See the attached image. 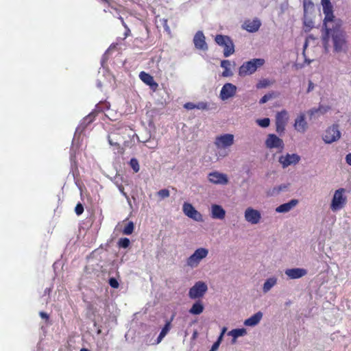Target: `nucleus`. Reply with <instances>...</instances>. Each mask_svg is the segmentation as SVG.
Masks as SVG:
<instances>
[{"mask_svg":"<svg viewBox=\"0 0 351 351\" xmlns=\"http://www.w3.org/2000/svg\"><path fill=\"white\" fill-rule=\"evenodd\" d=\"M108 139L111 145L117 147L118 154H123L124 153V148L121 147V145L125 143L121 133H110Z\"/></svg>","mask_w":351,"mask_h":351,"instance_id":"obj_10","label":"nucleus"},{"mask_svg":"<svg viewBox=\"0 0 351 351\" xmlns=\"http://www.w3.org/2000/svg\"><path fill=\"white\" fill-rule=\"evenodd\" d=\"M256 121L259 126L263 128H267L270 124V119L269 118L257 119Z\"/></svg>","mask_w":351,"mask_h":351,"instance_id":"obj_36","label":"nucleus"},{"mask_svg":"<svg viewBox=\"0 0 351 351\" xmlns=\"http://www.w3.org/2000/svg\"><path fill=\"white\" fill-rule=\"evenodd\" d=\"M141 136L135 133L137 140L139 142L146 144V146L149 148H154L157 145V142L154 140L151 141L152 133H140Z\"/></svg>","mask_w":351,"mask_h":351,"instance_id":"obj_20","label":"nucleus"},{"mask_svg":"<svg viewBox=\"0 0 351 351\" xmlns=\"http://www.w3.org/2000/svg\"><path fill=\"white\" fill-rule=\"evenodd\" d=\"M119 19H120L122 25H123V27L127 29V30L128 32H130V29H128V26L126 25V24L125 23L124 21H123V19L121 17V16H119Z\"/></svg>","mask_w":351,"mask_h":351,"instance_id":"obj_51","label":"nucleus"},{"mask_svg":"<svg viewBox=\"0 0 351 351\" xmlns=\"http://www.w3.org/2000/svg\"><path fill=\"white\" fill-rule=\"evenodd\" d=\"M307 274L305 269L302 268H293L288 269L285 271V274L291 279H297L302 278Z\"/></svg>","mask_w":351,"mask_h":351,"instance_id":"obj_23","label":"nucleus"},{"mask_svg":"<svg viewBox=\"0 0 351 351\" xmlns=\"http://www.w3.org/2000/svg\"><path fill=\"white\" fill-rule=\"evenodd\" d=\"M304 25L306 27L304 29L305 32H308L310 29H311L314 26V23L312 20L309 19H305L304 21Z\"/></svg>","mask_w":351,"mask_h":351,"instance_id":"obj_39","label":"nucleus"},{"mask_svg":"<svg viewBox=\"0 0 351 351\" xmlns=\"http://www.w3.org/2000/svg\"><path fill=\"white\" fill-rule=\"evenodd\" d=\"M182 209L184 215L196 221H203L202 215L199 211H197L190 203L184 202Z\"/></svg>","mask_w":351,"mask_h":351,"instance_id":"obj_9","label":"nucleus"},{"mask_svg":"<svg viewBox=\"0 0 351 351\" xmlns=\"http://www.w3.org/2000/svg\"><path fill=\"white\" fill-rule=\"evenodd\" d=\"M39 315H40V316L42 318H44V319H49V315L45 312L41 311V312L39 313Z\"/></svg>","mask_w":351,"mask_h":351,"instance_id":"obj_50","label":"nucleus"},{"mask_svg":"<svg viewBox=\"0 0 351 351\" xmlns=\"http://www.w3.org/2000/svg\"><path fill=\"white\" fill-rule=\"evenodd\" d=\"M176 316V313H173L171 317V318L169 319V320H167V322H169L170 323V325L171 324V322L173 320L174 317Z\"/></svg>","mask_w":351,"mask_h":351,"instance_id":"obj_54","label":"nucleus"},{"mask_svg":"<svg viewBox=\"0 0 351 351\" xmlns=\"http://www.w3.org/2000/svg\"><path fill=\"white\" fill-rule=\"evenodd\" d=\"M323 13L325 15L324 23L337 19L333 14L332 5L330 0H321Z\"/></svg>","mask_w":351,"mask_h":351,"instance_id":"obj_15","label":"nucleus"},{"mask_svg":"<svg viewBox=\"0 0 351 351\" xmlns=\"http://www.w3.org/2000/svg\"><path fill=\"white\" fill-rule=\"evenodd\" d=\"M204 309V306L201 300L196 301L191 308L189 309V313L192 315H199Z\"/></svg>","mask_w":351,"mask_h":351,"instance_id":"obj_28","label":"nucleus"},{"mask_svg":"<svg viewBox=\"0 0 351 351\" xmlns=\"http://www.w3.org/2000/svg\"><path fill=\"white\" fill-rule=\"evenodd\" d=\"M208 178L211 183L216 184H226L228 182L227 176L217 171L210 173Z\"/></svg>","mask_w":351,"mask_h":351,"instance_id":"obj_17","label":"nucleus"},{"mask_svg":"<svg viewBox=\"0 0 351 351\" xmlns=\"http://www.w3.org/2000/svg\"><path fill=\"white\" fill-rule=\"evenodd\" d=\"M164 337L165 336L160 333L157 338L156 343H159Z\"/></svg>","mask_w":351,"mask_h":351,"instance_id":"obj_53","label":"nucleus"},{"mask_svg":"<svg viewBox=\"0 0 351 351\" xmlns=\"http://www.w3.org/2000/svg\"><path fill=\"white\" fill-rule=\"evenodd\" d=\"M193 42L195 47L198 50L206 51L208 49V44L206 42V37L202 31H197L194 35Z\"/></svg>","mask_w":351,"mask_h":351,"instance_id":"obj_12","label":"nucleus"},{"mask_svg":"<svg viewBox=\"0 0 351 351\" xmlns=\"http://www.w3.org/2000/svg\"><path fill=\"white\" fill-rule=\"evenodd\" d=\"M106 54L105 53V54L104 55L103 58H102V60H101V64H102V65L104 64V58H105V57H106Z\"/></svg>","mask_w":351,"mask_h":351,"instance_id":"obj_56","label":"nucleus"},{"mask_svg":"<svg viewBox=\"0 0 351 351\" xmlns=\"http://www.w3.org/2000/svg\"><path fill=\"white\" fill-rule=\"evenodd\" d=\"M272 97L271 94H266L264 96L262 97V98L260 99L259 103L261 104H265Z\"/></svg>","mask_w":351,"mask_h":351,"instance_id":"obj_46","label":"nucleus"},{"mask_svg":"<svg viewBox=\"0 0 351 351\" xmlns=\"http://www.w3.org/2000/svg\"><path fill=\"white\" fill-rule=\"evenodd\" d=\"M80 351H90V350H89L88 349H87V348H82V349L80 350Z\"/></svg>","mask_w":351,"mask_h":351,"instance_id":"obj_57","label":"nucleus"},{"mask_svg":"<svg viewBox=\"0 0 351 351\" xmlns=\"http://www.w3.org/2000/svg\"><path fill=\"white\" fill-rule=\"evenodd\" d=\"M332 132H339L338 130V126L337 125H333L332 126Z\"/></svg>","mask_w":351,"mask_h":351,"instance_id":"obj_55","label":"nucleus"},{"mask_svg":"<svg viewBox=\"0 0 351 351\" xmlns=\"http://www.w3.org/2000/svg\"><path fill=\"white\" fill-rule=\"evenodd\" d=\"M263 317V313L261 311L257 312L248 319H245L244 324L247 326H254L259 323Z\"/></svg>","mask_w":351,"mask_h":351,"instance_id":"obj_27","label":"nucleus"},{"mask_svg":"<svg viewBox=\"0 0 351 351\" xmlns=\"http://www.w3.org/2000/svg\"><path fill=\"white\" fill-rule=\"evenodd\" d=\"M269 84V81L267 79H263L262 80H260L258 82V83H257L256 88L258 89L263 88L267 87Z\"/></svg>","mask_w":351,"mask_h":351,"instance_id":"obj_40","label":"nucleus"},{"mask_svg":"<svg viewBox=\"0 0 351 351\" xmlns=\"http://www.w3.org/2000/svg\"><path fill=\"white\" fill-rule=\"evenodd\" d=\"M247 333L246 330L245 328H237L233 329L229 332V335H231L232 339V343H235L236 339L239 337H241L245 335Z\"/></svg>","mask_w":351,"mask_h":351,"instance_id":"obj_31","label":"nucleus"},{"mask_svg":"<svg viewBox=\"0 0 351 351\" xmlns=\"http://www.w3.org/2000/svg\"><path fill=\"white\" fill-rule=\"evenodd\" d=\"M184 108L189 110L195 109V104L193 102H187L184 105Z\"/></svg>","mask_w":351,"mask_h":351,"instance_id":"obj_47","label":"nucleus"},{"mask_svg":"<svg viewBox=\"0 0 351 351\" xmlns=\"http://www.w3.org/2000/svg\"><path fill=\"white\" fill-rule=\"evenodd\" d=\"M159 21L160 22L161 25L163 26L165 31L168 34H171V29L167 23V19H160Z\"/></svg>","mask_w":351,"mask_h":351,"instance_id":"obj_38","label":"nucleus"},{"mask_svg":"<svg viewBox=\"0 0 351 351\" xmlns=\"http://www.w3.org/2000/svg\"><path fill=\"white\" fill-rule=\"evenodd\" d=\"M346 190L341 188L335 191L331 204L330 208L332 211H337L344 207L347 202V198L344 195Z\"/></svg>","mask_w":351,"mask_h":351,"instance_id":"obj_5","label":"nucleus"},{"mask_svg":"<svg viewBox=\"0 0 351 351\" xmlns=\"http://www.w3.org/2000/svg\"><path fill=\"white\" fill-rule=\"evenodd\" d=\"M277 282L275 277L268 278L264 283L263 290L265 293L268 292Z\"/></svg>","mask_w":351,"mask_h":351,"instance_id":"obj_32","label":"nucleus"},{"mask_svg":"<svg viewBox=\"0 0 351 351\" xmlns=\"http://www.w3.org/2000/svg\"><path fill=\"white\" fill-rule=\"evenodd\" d=\"M221 66L224 69L222 73L223 77H229L232 75V71L230 69V62L228 60H223L221 62Z\"/></svg>","mask_w":351,"mask_h":351,"instance_id":"obj_30","label":"nucleus"},{"mask_svg":"<svg viewBox=\"0 0 351 351\" xmlns=\"http://www.w3.org/2000/svg\"><path fill=\"white\" fill-rule=\"evenodd\" d=\"M208 254V250L204 247L197 249L194 253L186 260V263L191 267H196L200 261L206 258Z\"/></svg>","mask_w":351,"mask_h":351,"instance_id":"obj_6","label":"nucleus"},{"mask_svg":"<svg viewBox=\"0 0 351 351\" xmlns=\"http://www.w3.org/2000/svg\"><path fill=\"white\" fill-rule=\"evenodd\" d=\"M298 203L297 199H291L287 203L282 204L276 208L277 213H287Z\"/></svg>","mask_w":351,"mask_h":351,"instance_id":"obj_26","label":"nucleus"},{"mask_svg":"<svg viewBox=\"0 0 351 351\" xmlns=\"http://www.w3.org/2000/svg\"><path fill=\"white\" fill-rule=\"evenodd\" d=\"M97 86H98L99 88H101V82H97Z\"/></svg>","mask_w":351,"mask_h":351,"instance_id":"obj_58","label":"nucleus"},{"mask_svg":"<svg viewBox=\"0 0 351 351\" xmlns=\"http://www.w3.org/2000/svg\"><path fill=\"white\" fill-rule=\"evenodd\" d=\"M207 290L208 287L206 283L198 281L189 289V297L193 300L202 298Z\"/></svg>","mask_w":351,"mask_h":351,"instance_id":"obj_7","label":"nucleus"},{"mask_svg":"<svg viewBox=\"0 0 351 351\" xmlns=\"http://www.w3.org/2000/svg\"><path fill=\"white\" fill-rule=\"evenodd\" d=\"M245 219L252 224H256L260 221L261 215L258 210L252 208H247L245 211Z\"/></svg>","mask_w":351,"mask_h":351,"instance_id":"obj_16","label":"nucleus"},{"mask_svg":"<svg viewBox=\"0 0 351 351\" xmlns=\"http://www.w3.org/2000/svg\"><path fill=\"white\" fill-rule=\"evenodd\" d=\"M265 61L263 58H254L245 62L239 67V75L241 77L250 75L254 73L258 68L262 66Z\"/></svg>","mask_w":351,"mask_h":351,"instance_id":"obj_2","label":"nucleus"},{"mask_svg":"<svg viewBox=\"0 0 351 351\" xmlns=\"http://www.w3.org/2000/svg\"><path fill=\"white\" fill-rule=\"evenodd\" d=\"M130 244V239L128 238H121L118 241V246L122 248H127Z\"/></svg>","mask_w":351,"mask_h":351,"instance_id":"obj_37","label":"nucleus"},{"mask_svg":"<svg viewBox=\"0 0 351 351\" xmlns=\"http://www.w3.org/2000/svg\"><path fill=\"white\" fill-rule=\"evenodd\" d=\"M109 285L111 287L117 289L119 287V282L114 278H110L109 279Z\"/></svg>","mask_w":351,"mask_h":351,"instance_id":"obj_45","label":"nucleus"},{"mask_svg":"<svg viewBox=\"0 0 351 351\" xmlns=\"http://www.w3.org/2000/svg\"><path fill=\"white\" fill-rule=\"evenodd\" d=\"M265 143L267 147L270 149L279 148L282 149L284 147L282 140L274 134H269Z\"/></svg>","mask_w":351,"mask_h":351,"instance_id":"obj_19","label":"nucleus"},{"mask_svg":"<svg viewBox=\"0 0 351 351\" xmlns=\"http://www.w3.org/2000/svg\"><path fill=\"white\" fill-rule=\"evenodd\" d=\"M313 84L312 83V82H309L307 92H311L313 89Z\"/></svg>","mask_w":351,"mask_h":351,"instance_id":"obj_52","label":"nucleus"},{"mask_svg":"<svg viewBox=\"0 0 351 351\" xmlns=\"http://www.w3.org/2000/svg\"><path fill=\"white\" fill-rule=\"evenodd\" d=\"M341 138V133H324L322 139L326 143H332Z\"/></svg>","mask_w":351,"mask_h":351,"instance_id":"obj_29","label":"nucleus"},{"mask_svg":"<svg viewBox=\"0 0 351 351\" xmlns=\"http://www.w3.org/2000/svg\"><path fill=\"white\" fill-rule=\"evenodd\" d=\"M303 5L305 12L309 6L313 7V3L310 0H304Z\"/></svg>","mask_w":351,"mask_h":351,"instance_id":"obj_48","label":"nucleus"},{"mask_svg":"<svg viewBox=\"0 0 351 351\" xmlns=\"http://www.w3.org/2000/svg\"><path fill=\"white\" fill-rule=\"evenodd\" d=\"M226 331V328L224 327L222 329V331H221L217 341L213 344L210 351H215L219 348L220 342H221V341L223 338V334L225 333Z\"/></svg>","mask_w":351,"mask_h":351,"instance_id":"obj_34","label":"nucleus"},{"mask_svg":"<svg viewBox=\"0 0 351 351\" xmlns=\"http://www.w3.org/2000/svg\"><path fill=\"white\" fill-rule=\"evenodd\" d=\"M158 195L159 197L164 199V198L169 197L170 193H169V191L168 189H165L160 190L158 192Z\"/></svg>","mask_w":351,"mask_h":351,"instance_id":"obj_42","label":"nucleus"},{"mask_svg":"<svg viewBox=\"0 0 351 351\" xmlns=\"http://www.w3.org/2000/svg\"><path fill=\"white\" fill-rule=\"evenodd\" d=\"M234 143V136L231 134H226L217 136L215 144L218 149L226 148L231 146Z\"/></svg>","mask_w":351,"mask_h":351,"instance_id":"obj_13","label":"nucleus"},{"mask_svg":"<svg viewBox=\"0 0 351 351\" xmlns=\"http://www.w3.org/2000/svg\"><path fill=\"white\" fill-rule=\"evenodd\" d=\"M139 77L145 84L149 86L153 90L157 89L158 84L154 81V77L151 75L141 71L139 74Z\"/></svg>","mask_w":351,"mask_h":351,"instance_id":"obj_22","label":"nucleus"},{"mask_svg":"<svg viewBox=\"0 0 351 351\" xmlns=\"http://www.w3.org/2000/svg\"><path fill=\"white\" fill-rule=\"evenodd\" d=\"M130 165L135 173H137L140 170V166L138 161L136 158H132L130 161Z\"/></svg>","mask_w":351,"mask_h":351,"instance_id":"obj_35","label":"nucleus"},{"mask_svg":"<svg viewBox=\"0 0 351 351\" xmlns=\"http://www.w3.org/2000/svg\"><path fill=\"white\" fill-rule=\"evenodd\" d=\"M345 159H346V163H347L348 165L351 166V153L348 154L346 156Z\"/></svg>","mask_w":351,"mask_h":351,"instance_id":"obj_49","label":"nucleus"},{"mask_svg":"<svg viewBox=\"0 0 351 351\" xmlns=\"http://www.w3.org/2000/svg\"><path fill=\"white\" fill-rule=\"evenodd\" d=\"M307 123L305 119V114L300 113L295 120L294 128L298 130H305L306 128Z\"/></svg>","mask_w":351,"mask_h":351,"instance_id":"obj_25","label":"nucleus"},{"mask_svg":"<svg viewBox=\"0 0 351 351\" xmlns=\"http://www.w3.org/2000/svg\"><path fill=\"white\" fill-rule=\"evenodd\" d=\"M300 160V157L295 154H287L285 156H282L279 158V162L282 164V167H287L291 165L297 164Z\"/></svg>","mask_w":351,"mask_h":351,"instance_id":"obj_18","label":"nucleus"},{"mask_svg":"<svg viewBox=\"0 0 351 351\" xmlns=\"http://www.w3.org/2000/svg\"><path fill=\"white\" fill-rule=\"evenodd\" d=\"M170 329H171V325H170L169 322H166L164 327L162 328L160 333L165 337L166 335L168 333V332L170 330Z\"/></svg>","mask_w":351,"mask_h":351,"instance_id":"obj_41","label":"nucleus"},{"mask_svg":"<svg viewBox=\"0 0 351 351\" xmlns=\"http://www.w3.org/2000/svg\"><path fill=\"white\" fill-rule=\"evenodd\" d=\"M261 25V21L258 18L253 19H246L243 23L241 27L243 29L246 30L250 33L256 32Z\"/></svg>","mask_w":351,"mask_h":351,"instance_id":"obj_14","label":"nucleus"},{"mask_svg":"<svg viewBox=\"0 0 351 351\" xmlns=\"http://www.w3.org/2000/svg\"><path fill=\"white\" fill-rule=\"evenodd\" d=\"M75 212L77 215H80L84 212V206L81 203L77 204L75 208Z\"/></svg>","mask_w":351,"mask_h":351,"instance_id":"obj_43","label":"nucleus"},{"mask_svg":"<svg viewBox=\"0 0 351 351\" xmlns=\"http://www.w3.org/2000/svg\"><path fill=\"white\" fill-rule=\"evenodd\" d=\"M289 119V112L282 110L280 112H278L276 114V132H284L285 130V126L288 122Z\"/></svg>","mask_w":351,"mask_h":351,"instance_id":"obj_8","label":"nucleus"},{"mask_svg":"<svg viewBox=\"0 0 351 351\" xmlns=\"http://www.w3.org/2000/svg\"><path fill=\"white\" fill-rule=\"evenodd\" d=\"M343 22L337 19L324 23L325 34L322 36V44L326 51H328L329 41L331 38L333 51L337 53H346L348 49L346 34L342 29Z\"/></svg>","mask_w":351,"mask_h":351,"instance_id":"obj_1","label":"nucleus"},{"mask_svg":"<svg viewBox=\"0 0 351 351\" xmlns=\"http://www.w3.org/2000/svg\"><path fill=\"white\" fill-rule=\"evenodd\" d=\"M226 217V211L221 206L213 204L211 206V217L213 219H223Z\"/></svg>","mask_w":351,"mask_h":351,"instance_id":"obj_24","label":"nucleus"},{"mask_svg":"<svg viewBox=\"0 0 351 351\" xmlns=\"http://www.w3.org/2000/svg\"><path fill=\"white\" fill-rule=\"evenodd\" d=\"M215 43L223 47V56L227 58L234 52V45L228 36L217 34L215 38Z\"/></svg>","mask_w":351,"mask_h":351,"instance_id":"obj_3","label":"nucleus"},{"mask_svg":"<svg viewBox=\"0 0 351 351\" xmlns=\"http://www.w3.org/2000/svg\"><path fill=\"white\" fill-rule=\"evenodd\" d=\"M195 108L198 110H205L208 107L207 103L203 101L195 104Z\"/></svg>","mask_w":351,"mask_h":351,"instance_id":"obj_44","label":"nucleus"},{"mask_svg":"<svg viewBox=\"0 0 351 351\" xmlns=\"http://www.w3.org/2000/svg\"><path fill=\"white\" fill-rule=\"evenodd\" d=\"M237 88L232 83H226L222 86L220 91V98L222 101H226L234 97L237 93Z\"/></svg>","mask_w":351,"mask_h":351,"instance_id":"obj_11","label":"nucleus"},{"mask_svg":"<svg viewBox=\"0 0 351 351\" xmlns=\"http://www.w3.org/2000/svg\"><path fill=\"white\" fill-rule=\"evenodd\" d=\"M97 112L93 111L85 117L80 123L78 126L76 128L75 132H84L86 130H93L95 128L96 130H99L101 126V124H93L95 120Z\"/></svg>","mask_w":351,"mask_h":351,"instance_id":"obj_4","label":"nucleus"},{"mask_svg":"<svg viewBox=\"0 0 351 351\" xmlns=\"http://www.w3.org/2000/svg\"><path fill=\"white\" fill-rule=\"evenodd\" d=\"M330 109L328 106L319 105L318 108H313L307 112L311 119H316L320 115L327 112Z\"/></svg>","mask_w":351,"mask_h":351,"instance_id":"obj_21","label":"nucleus"},{"mask_svg":"<svg viewBox=\"0 0 351 351\" xmlns=\"http://www.w3.org/2000/svg\"><path fill=\"white\" fill-rule=\"evenodd\" d=\"M134 230V225L132 221H130L123 230V234L125 235H130Z\"/></svg>","mask_w":351,"mask_h":351,"instance_id":"obj_33","label":"nucleus"}]
</instances>
